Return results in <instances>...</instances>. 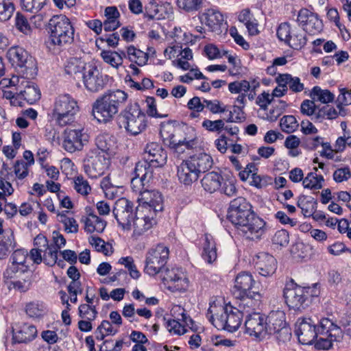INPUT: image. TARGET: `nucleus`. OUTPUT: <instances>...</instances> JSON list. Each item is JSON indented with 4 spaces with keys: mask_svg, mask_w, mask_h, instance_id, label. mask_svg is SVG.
Segmentation results:
<instances>
[{
    "mask_svg": "<svg viewBox=\"0 0 351 351\" xmlns=\"http://www.w3.org/2000/svg\"><path fill=\"white\" fill-rule=\"evenodd\" d=\"M45 311V305L39 302H31L26 305L25 312L31 317L41 316Z\"/></svg>",
    "mask_w": 351,
    "mask_h": 351,
    "instance_id": "obj_54",
    "label": "nucleus"
},
{
    "mask_svg": "<svg viewBox=\"0 0 351 351\" xmlns=\"http://www.w3.org/2000/svg\"><path fill=\"white\" fill-rule=\"evenodd\" d=\"M15 25L20 32L26 35L29 34L31 32V27L27 19L20 13L16 14Z\"/></svg>",
    "mask_w": 351,
    "mask_h": 351,
    "instance_id": "obj_62",
    "label": "nucleus"
},
{
    "mask_svg": "<svg viewBox=\"0 0 351 351\" xmlns=\"http://www.w3.org/2000/svg\"><path fill=\"white\" fill-rule=\"evenodd\" d=\"M106 19L104 22V29L110 32L117 29L121 25L118 20L120 14L116 7H107L105 10Z\"/></svg>",
    "mask_w": 351,
    "mask_h": 351,
    "instance_id": "obj_34",
    "label": "nucleus"
},
{
    "mask_svg": "<svg viewBox=\"0 0 351 351\" xmlns=\"http://www.w3.org/2000/svg\"><path fill=\"white\" fill-rule=\"evenodd\" d=\"M309 95L312 99L319 101L323 104L332 102L335 99L333 93L327 89H322L319 86H314Z\"/></svg>",
    "mask_w": 351,
    "mask_h": 351,
    "instance_id": "obj_39",
    "label": "nucleus"
},
{
    "mask_svg": "<svg viewBox=\"0 0 351 351\" xmlns=\"http://www.w3.org/2000/svg\"><path fill=\"white\" fill-rule=\"evenodd\" d=\"M177 174L180 182L185 185H190L197 180L199 173L193 164L186 160L178 167Z\"/></svg>",
    "mask_w": 351,
    "mask_h": 351,
    "instance_id": "obj_27",
    "label": "nucleus"
},
{
    "mask_svg": "<svg viewBox=\"0 0 351 351\" xmlns=\"http://www.w3.org/2000/svg\"><path fill=\"white\" fill-rule=\"evenodd\" d=\"M82 78L86 88L93 93L102 90L107 82V76L103 75L98 66L92 62L87 63Z\"/></svg>",
    "mask_w": 351,
    "mask_h": 351,
    "instance_id": "obj_17",
    "label": "nucleus"
},
{
    "mask_svg": "<svg viewBox=\"0 0 351 351\" xmlns=\"http://www.w3.org/2000/svg\"><path fill=\"white\" fill-rule=\"evenodd\" d=\"M14 3L9 1L0 2V21H6L12 16L14 11Z\"/></svg>",
    "mask_w": 351,
    "mask_h": 351,
    "instance_id": "obj_55",
    "label": "nucleus"
},
{
    "mask_svg": "<svg viewBox=\"0 0 351 351\" xmlns=\"http://www.w3.org/2000/svg\"><path fill=\"white\" fill-rule=\"evenodd\" d=\"M254 267L260 275L267 277L273 275L277 268L275 258L266 252H260L254 258Z\"/></svg>",
    "mask_w": 351,
    "mask_h": 351,
    "instance_id": "obj_25",
    "label": "nucleus"
},
{
    "mask_svg": "<svg viewBox=\"0 0 351 351\" xmlns=\"http://www.w3.org/2000/svg\"><path fill=\"white\" fill-rule=\"evenodd\" d=\"M292 32V27L288 23H281L277 29V36L279 40L287 43L290 39V35Z\"/></svg>",
    "mask_w": 351,
    "mask_h": 351,
    "instance_id": "obj_63",
    "label": "nucleus"
},
{
    "mask_svg": "<svg viewBox=\"0 0 351 351\" xmlns=\"http://www.w3.org/2000/svg\"><path fill=\"white\" fill-rule=\"evenodd\" d=\"M299 124L293 115H286L281 118L280 126L281 130L287 133H291L295 131Z\"/></svg>",
    "mask_w": 351,
    "mask_h": 351,
    "instance_id": "obj_48",
    "label": "nucleus"
},
{
    "mask_svg": "<svg viewBox=\"0 0 351 351\" xmlns=\"http://www.w3.org/2000/svg\"><path fill=\"white\" fill-rule=\"evenodd\" d=\"M256 284L251 274L248 272L239 273L234 281V295L236 298H240L241 303L239 306H247V308H252L256 301L260 298L258 291L254 289Z\"/></svg>",
    "mask_w": 351,
    "mask_h": 351,
    "instance_id": "obj_7",
    "label": "nucleus"
},
{
    "mask_svg": "<svg viewBox=\"0 0 351 351\" xmlns=\"http://www.w3.org/2000/svg\"><path fill=\"white\" fill-rule=\"evenodd\" d=\"M276 82L280 85H288L293 93L302 92L304 88V84L300 82L298 77H293L288 73L280 74L276 78Z\"/></svg>",
    "mask_w": 351,
    "mask_h": 351,
    "instance_id": "obj_33",
    "label": "nucleus"
},
{
    "mask_svg": "<svg viewBox=\"0 0 351 351\" xmlns=\"http://www.w3.org/2000/svg\"><path fill=\"white\" fill-rule=\"evenodd\" d=\"M295 327V334L302 344H311L318 337L317 326L311 318H299Z\"/></svg>",
    "mask_w": 351,
    "mask_h": 351,
    "instance_id": "obj_22",
    "label": "nucleus"
},
{
    "mask_svg": "<svg viewBox=\"0 0 351 351\" xmlns=\"http://www.w3.org/2000/svg\"><path fill=\"white\" fill-rule=\"evenodd\" d=\"M162 280L169 284V289L173 291H185L189 285V280L182 268L165 269L161 272Z\"/></svg>",
    "mask_w": 351,
    "mask_h": 351,
    "instance_id": "obj_20",
    "label": "nucleus"
},
{
    "mask_svg": "<svg viewBox=\"0 0 351 351\" xmlns=\"http://www.w3.org/2000/svg\"><path fill=\"white\" fill-rule=\"evenodd\" d=\"M128 99L123 90H108L97 98L92 105V115L99 123H107L118 113L121 105Z\"/></svg>",
    "mask_w": 351,
    "mask_h": 351,
    "instance_id": "obj_4",
    "label": "nucleus"
},
{
    "mask_svg": "<svg viewBox=\"0 0 351 351\" xmlns=\"http://www.w3.org/2000/svg\"><path fill=\"white\" fill-rule=\"evenodd\" d=\"M249 81L241 80L230 82L228 84V89L231 93H246L249 91Z\"/></svg>",
    "mask_w": 351,
    "mask_h": 351,
    "instance_id": "obj_60",
    "label": "nucleus"
},
{
    "mask_svg": "<svg viewBox=\"0 0 351 351\" xmlns=\"http://www.w3.org/2000/svg\"><path fill=\"white\" fill-rule=\"evenodd\" d=\"M59 250L57 247L50 245L46 250L43 251V262L49 266H53L58 260Z\"/></svg>",
    "mask_w": 351,
    "mask_h": 351,
    "instance_id": "obj_56",
    "label": "nucleus"
},
{
    "mask_svg": "<svg viewBox=\"0 0 351 351\" xmlns=\"http://www.w3.org/2000/svg\"><path fill=\"white\" fill-rule=\"evenodd\" d=\"M272 184V178L268 176H260L257 173H252L250 184L258 189L265 188Z\"/></svg>",
    "mask_w": 351,
    "mask_h": 351,
    "instance_id": "obj_57",
    "label": "nucleus"
},
{
    "mask_svg": "<svg viewBox=\"0 0 351 351\" xmlns=\"http://www.w3.org/2000/svg\"><path fill=\"white\" fill-rule=\"evenodd\" d=\"M8 56L11 61L16 64L19 77H34L36 75L37 67L35 59L22 47H11Z\"/></svg>",
    "mask_w": 351,
    "mask_h": 351,
    "instance_id": "obj_9",
    "label": "nucleus"
},
{
    "mask_svg": "<svg viewBox=\"0 0 351 351\" xmlns=\"http://www.w3.org/2000/svg\"><path fill=\"white\" fill-rule=\"evenodd\" d=\"M78 110L75 99L69 94L60 95L54 101L51 119L60 127L70 125L75 121Z\"/></svg>",
    "mask_w": 351,
    "mask_h": 351,
    "instance_id": "obj_5",
    "label": "nucleus"
},
{
    "mask_svg": "<svg viewBox=\"0 0 351 351\" xmlns=\"http://www.w3.org/2000/svg\"><path fill=\"white\" fill-rule=\"evenodd\" d=\"M332 177L336 182H343L351 178V171L348 167L339 168L334 171Z\"/></svg>",
    "mask_w": 351,
    "mask_h": 351,
    "instance_id": "obj_64",
    "label": "nucleus"
},
{
    "mask_svg": "<svg viewBox=\"0 0 351 351\" xmlns=\"http://www.w3.org/2000/svg\"><path fill=\"white\" fill-rule=\"evenodd\" d=\"M306 43V38L301 31L297 27L292 28V32L290 35L287 44L295 49H301Z\"/></svg>",
    "mask_w": 351,
    "mask_h": 351,
    "instance_id": "obj_43",
    "label": "nucleus"
},
{
    "mask_svg": "<svg viewBox=\"0 0 351 351\" xmlns=\"http://www.w3.org/2000/svg\"><path fill=\"white\" fill-rule=\"evenodd\" d=\"M110 165V159L96 150L91 151L84 162L86 174L91 178L102 176Z\"/></svg>",
    "mask_w": 351,
    "mask_h": 351,
    "instance_id": "obj_14",
    "label": "nucleus"
},
{
    "mask_svg": "<svg viewBox=\"0 0 351 351\" xmlns=\"http://www.w3.org/2000/svg\"><path fill=\"white\" fill-rule=\"evenodd\" d=\"M152 167L147 160L140 161L136 165L134 176L145 180V182H149L153 176Z\"/></svg>",
    "mask_w": 351,
    "mask_h": 351,
    "instance_id": "obj_37",
    "label": "nucleus"
},
{
    "mask_svg": "<svg viewBox=\"0 0 351 351\" xmlns=\"http://www.w3.org/2000/svg\"><path fill=\"white\" fill-rule=\"evenodd\" d=\"M272 244L277 247H285L289 243V232L284 230H279L276 231L271 237Z\"/></svg>",
    "mask_w": 351,
    "mask_h": 351,
    "instance_id": "obj_52",
    "label": "nucleus"
},
{
    "mask_svg": "<svg viewBox=\"0 0 351 351\" xmlns=\"http://www.w3.org/2000/svg\"><path fill=\"white\" fill-rule=\"evenodd\" d=\"M340 94L336 100V107L339 110L341 116H345L346 112L344 106L351 104V90L341 88Z\"/></svg>",
    "mask_w": 351,
    "mask_h": 351,
    "instance_id": "obj_45",
    "label": "nucleus"
},
{
    "mask_svg": "<svg viewBox=\"0 0 351 351\" xmlns=\"http://www.w3.org/2000/svg\"><path fill=\"white\" fill-rule=\"evenodd\" d=\"M119 120L121 127L133 136L143 132L147 125L146 114L137 102L129 104L119 114Z\"/></svg>",
    "mask_w": 351,
    "mask_h": 351,
    "instance_id": "obj_6",
    "label": "nucleus"
},
{
    "mask_svg": "<svg viewBox=\"0 0 351 351\" xmlns=\"http://www.w3.org/2000/svg\"><path fill=\"white\" fill-rule=\"evenodd\" d=\"M127 56L132 62H134L138 66H144L148 60V55L147 53L130 46L128 48Z\"/></svg>",
    "mask_w": 351,
    "mask_h": 351,
    "instance_id": "obj_40",
    "label": "nucleus"
},
{
    "mask_svg": "<svg viewBox=\"0 0 351 351\" xmlns=\"http://www.w3.org/2000/svg\"><path fill=\"white\" fill-rule=\"evenodd\" d=\"M58 220L64 226V230L69 233H76L78 231V224L73 217H69L65 214H58Z\"/></svg>",
    "mask_w": 351,
    "mask_h": 351,
    "instance_id": "obj_53",
    "label": "nucleus"
},
{
    "mask_svg": "<svg viewBox=\"0 0 351 351\" xmlns=\"http://www.w3.org/2000/svg\"><path fill=\"white\" fill-rule=\"evenodd\" d=\"M97 152L104 154L110 158V155L114 147V141L112 136L108 134H101L97 136L95 139Z\"/></svg>",
    "mask_w": 351,
    "mask_h": 351,
    "instance_id": "obj_30",
    "label": "nucleus"
},
{
    "mask_svg": "<svg viewBox=\"0 0 351 351\" xmlns=\"http://www.w3.org/2000/svg\"><path fill=\"white\" fill-rule=\"evenodd\" d=\"M223 181V178L220 173L211 171L204 175L201 183L206 191L212 193L221 189Z\"/></svg>",
    "mask_w": 351,
    "mask_h": 351,
    "instance_id": "obj_29",
    "label": "nucleus"
},
{
    "mask_svg": "<svg viewBox=\"0 0 351 351\" xmlns=\"http://www.w3.org/2000/svg\"><path fill=\"white\" fill-rule=\"evenodd\" d=\"M227 218L249 239H259L265 233V222L255 214L251 204L243 197L230 202Z\"/></svg>",
    "mask_w": 351,
    "mask_h": 351,
    "instance_id": "obj_1",
    "label": "nucleus"
},
{
    "mask_svg": "<svg viewBox=\"0 0 351 351\" xmlns=\"http://www.w3.org/2000/svg\"><path fill=\"white\" fill-rule=\"evenodd\" d=\"M37 329L33 324H23L18 330H13L12 339L15 343H27L34 340L37 336Z\"/></svg>",
    "mask_w": 351,
    "mask_h": 351,
    "instance_id": "obj_28",
    "label": "nucleus"
},
{
    "mask_svg": "<svg viewBox=\"0 0 351 351\" xmlns=\"http://www.w3.org/2000/svg\"><path fill=\"white\" fill-rule=\"evenodd\" d=\"M318 337L315 343L317 349L328 350L333 341H339L343 338V332L339 326L328 318L320 320L317 326Z\"/></svg>",
    "mask_w": 351,
    "mask_h": 351,
    "instance_id": "obj_11",
    "label": "nucleus"
},
{
    "mask_svg": "<svg viewBox=\"0 0 351 351\" xmlns=\"http://www.w3.org/2000/svg\"><path fill=\"white\" fill-rule=\"evenodd\" d=\"M137 199L139 202L138 208L146 210L149 213H154L155 216L163 210V197L158 191L145 189L141 192Z\"/></svg>",
    "mask_w": 351,
    "mask_h": 351,
    "instance_id": "obj_18",
    "label": "nucleus"
},
{
    "mask_svg": "<svg viewBox=\"0 0 351 351\" xmlns=\"http://www.w3.org/2000/svg\"><path fill=\"white\" fill-rule=\"evenodd\" d=\"M177 4L179 8L187 12H193L202 7L203 0H177Z\"/></svg>",
    "mask_w": 351,
    "mask_h": 351,
    "instance_id": "obj_50",
    "label": "nucleus"
},
{
    "mask_svg": "<svg viewBox=\"0 0 351 351\" xmlns=\"http://www.w3.org/2000/svg\"><path fill=\"white\" fill-rule=\"evenodd\" d=\"M245 326L247 333L256 338H264L267 335V318L259 313L246 316Z\"/></svg>",
    "mask_w": 351,
    "mask_h": 351,
    "instance_id": "obj_23",
    "label": "nucleus"
},
{
    "mask_svg": "<svg viewBox=\"0 0 351 351\" xmlns=\"http://www.w3.org/2000/svg\"><path fill=\"white\" fill-rule=\"evenodd\" d=\"M113 215L123 230H132V237L137 239L156 223L154 213L136 208L133 216V204L125 198H119L114 204Z\"/></svg>",
    "mask_w": 351,
    "mask_h": 351,
    "instance_id": "obj_2",
    "label": "nucleus"
},
{
    "mask_svg": "<svg viewBox=\"0 0 351 351\" xmlns=\"http://www.w3.org/2000/svg\"><path fill=\"white\" fill-rule=\"evenodd\" d=\"M297 206L301 208L305 217L311 216L313 213V202L307 199L306 196L302 195L298 197Z\"/></svg>",
    "mask_w": 351,
    "mask_h": 351,
    "instance_id": "obj_59",
    "label": "nucleus"
},
{
    "mask_svg": "<svg viewBox=\"0 0 351 351\" xmlns=\"http://www.w3.org/2000/svg\"><path fill=\"white\" fill-rule=\"evenodd\" d=\"M144 159L154 167H162L166 164L167 154L160 144L152 142L145 147Z\"/></svg>",
    "mask_w": 351,
    "mask_h": 351,
    "instance_id": "obj_24",
    "label": "nucleus"
},
{
    "mask_svg": "<svg viewBox=\"0 0 351 351\" xmlns=\"http://www.w3.org/2000/svg\"><path fill=\"white\" fill-rule=\"evenodd\" d=\"M84 230L89 233L92 232H102L106 226V223L104 220L99 217L95 214H89L84 221Z\"/></svg>",
    "mask_w": 351,
    "mask_h": 351,
    "instance_id": "obj_36",
    "label": "nucleus"
},
{
    "mask_svg": "<svg viewBox=\"0 0 351 351\" xmlns=\"http://www.w3.org/2000/svg\"><path fill=\"white\" fill-rule=\"evenodd\" d=\"M206 24L213 32H220L224 19L221 13L214 9H208L204 14Z\"/></svg>",
    "mask_w": 351,
    "mask_h": 351,
    "instance_id": "obj_31",
    "label": "nucleus"
},
{
    "mask_svg": "<svg viewBox=\"0 0 351 351\" xmlns=\"http://www.w3.org/2000/svg\"><path fill=\"white\" fill-rule=\"evenodd\" d=\"M202 125L209 132L220 133L223 130L224 121L222 119L215 121L205 119L202 122Z\"/></svg>",
    "mask_w": 351,
    "mask_h": 351,
    "instance_id": "obj_58",
    "label": "nucleus"
},
{
    "mask_svg": "<svg viewBox=\"0 0 351 351\" xmlns=\"http://www.w3.org/2000/svg\"><path fill=\"white\" fill-rule=\"evenodd\" d=\"M47 0H22V8L33 14L42 11L46 5Z\"/></svg>",
    "mask_w": 351,
    "mask_h": 351,
    "instance_id": "obj_46",
    "label": "nucleus"
},
{
    "mask_svg": "<svg viewBox=\"0 0 351 351\" xmlns=\"http://www.w3.org/2000/svg\"><path fill=\"white\" fill-rule=\"evenodd\" d=\"M324 177L317 176L315 172H311L304 178L302 184L305 189L311 190H319L322 188Z\"/></svg>",
    "mask_w": 351,
    "mask_h": 351,
    "instance_id": "obj_41",
    "label": "nucleus"
},
{
    "mask_svg": "<svg viewBox=\"0 0 351 351\" xmlns=\"http://www.w3.org/2000/svg\"><path fill=\"white\" fill-rule=\"evenodd\" d=\"M169 257V250L162 244L149 249L145 255L144 271L149 276L162 272Z\"/></svg>",
    "mask_w": 351,
    "mask_h": 351,
    "instance_id": "obj_12",
    "label": "nucleus"
},
{
    "mask_svg": "<svg viewBox=\"0 0 351 351\" xmlns=\"http://www.w3.org/2000/svg\"><path fill=\"white\" fill-rule=\"evenodd\" d=\"M204 102L205 108H208L213 114L222 113L226 111V106L217 99H204Z\"/></svg>",
    "mask_w": 351,
    "mask_h": 351,
    "instance_id": "obj_61",
    "label": "nucleus"
},
{
    "mask_svg": "<svg viewBox=\"0 0 351 351\" xmlns=\"http://www.w3.org/2000/svg\"><path fill=\"white\" fill-rule=\"evenodd\" d=\"M101 56L106 63L117 69L123 64V57H125V53L123 51L117 52L104 50L101 52Z\"/></svg>",
    "mask_w": 351,
    "mask_h": 351,
    "instance_id": "obj_38",
    "label": "nucleus"
},
{
    "mask_svg": "<svg viewBox=\"0 0 351 351\" xmlns=\"http://www.w3.org/2000/svg\"><path fill=\"white\" fill-rule=\"evenodd\" d=\"M29 78L23 75L12 76L10 80V85L16 86V90L19 91V96L28 104H32L39 100L40 93L38 87L27 80Z\"/></svg>",
    "mask_w": 351,
    "mask_h": 351,
    "instance_id": "obj_15",
    "label": "nucleus"
},
{
    "mask_svg": "<svg viewBox=\"0 0 351 351\" xmlns=\"http://www.w3.org/2000/svg\"><path fill=\"white\" fill-rule=\"evenodd\" d=\"M341 115L340 111L337 108L332 107L329 105L323 106L317 110L314 117V119L317 121H322L324 119H332Z\"/></svg>",
    "mask_w": 351,
    "mask_h": 351,
    "instance_id": "obj_42",
    "label": "nucleus"
},
{
    "mask_svg": "<svg viewBox=\"0 0 351 351\" xmlns=\"http://www.w3.org/2000/svg\"><path fill=\"white\" fill-rule=\"evenodd\" d=\"M87 141V135L80 126L67 128L64 131L62 147L69 153L82 150Z\"/></svg>",
    "mask_w": 351,
    "mask_h": 351,
    "instance_id": "obj_16",
    "label": "nucleus"
},
{
    "mask_svg": "<svg viewBox=\"0 0 351 351\" xmlns=\"http://www.w3.org/2000/svg\"><path fill=\"white\" fill-rule=\"evenodd\" d=\"M73 188L77 193L82 195H87L91 191L88 182L82 176H77L73 178Z\"/></svg>",
    "mask_w": 351,
    "mask_h": 351,
    "instance_id": "obj_51",
    "label": "nucleus"
},
{
    "mask_svg": "<svg viewBox=\"0 0 351 351\" xmlns=\"http://www.w3.org/2000/svg\"><path fill=\"white\" fill-rule=\"evenodd\" d=\"M95 306L90 304H81L78 307V315L83 319L95 320L97 316Z\"/></svg>",
    "mask_w": 351,
    "mask_h": 351,
    "instance_id": "obj_49",
    "label": "nucleus"
},
{
    "mask_svg": "<svg viewBox=\"0 0 351 351\" xmlns=\"http://www.w3.org/2000/svg\"><path fill=\"white\" fill-rule=\"evenodd\" d=\"M312 291L310 287H302L291 282L285 285L283 294L288 306L300 311L308 306L309 296L316 295Z\"/></svg>",
    "mask_w": 351,
    "mask_h": 351,
    "instance_id": "obj_10",
    "label": "nucleus"
},
{
    "mask_svg": "<svg viewBox=\"0 0 351 351\" xmlns=\"http://www.w3.org/2000/svg\"><path fill=\"white\" fill-rule=\"evenodd\" d=\"M202 256L208 263H212L217 259V250L215 241L210 234L204 235V241L202 244Z\"/></svg>",
    "mask_w": 351,
    "mask_h": 351,
    "instance_id": "obj_32",
    "label": "nucleus"
},
{
    "mask_svg": "<svg viewBox=\"0 0 351 351\" xmlns=\"http://www.w3.org/2000/svg\"><path fill=\"white\" fill-rule=\"evenodd\" d=\"M297 21L303 30L311 35L317 34L323 29V23L318 15L308 9H301L297 17Z\"/></svg>",
    "mask_w": 351,
    "mask_h": 351,
    "instance_id": "obj_21",
    "label": "nucleus"
},
{
    "mask_svg": "<svg viewBox=\"0 0 351 351\" xmlns=\"http://www.w3.org/2000/svg\"><path fill=\"white\" fill-rule=\"evenodd\" d=\"M27 256L28 252L25 249L14 250L10 258L11 265L5 271L4 277L12 278L27 272L29 270V266L26 261Z\"/></svg>",
    "mask_w": 351,
    "mask_h": 351,
    "instance_id": "obj_19",
    "label": "nucleus"
},
{
    "mask_svg": "<svg viewBox=\"0 0 351 351\" xmlns=\"http://www.w3.org/2000/svg\"><path fill=\"white\" fill-rule=\"evenodd\" d=\"M189 160L193 164V166L195 167L199 173L205 172L213 165L212 157L206 153H200L194 155L190 157Z\"/></svg>",
    "mask_w": 351,
    "mask_h": 351,
    "instance_id": "obj_35",
    "label": "nucleus"
},
{
    "mask_svg": "<svg viewBox=\"0 0 351 351\" xmlns=\"http://www.w3.org/2000/svg\"><path fill=\"white\" fill-rule=\"evenodd\" d=\"M247 306L237 308L230 305L226 306H210L208 309L206 317L212 324L218 330L235 332L240 327L244 314L249 313L250 308Z\"/></svg>",
    "mask_w": 351,
    "mask_h": 351,
    "instance_id": "obj_3",
    "label": "nucleus"
},
{
    "mask_svg": "<svg viewBox=\"0 0 351 351\" xmlns=\"http://www.w3.org/2000/svg\"><path fill=\"white\" fill-rule=\"evenodd\" d=\"M87 66V63H85L81 59L72 58H71L66 66L65 71L69 75H75L77 73H85V69Z\"/></svg>",
    "mask_w": 351,
    "mask_h": 351,
    "instance_id": "obj_44",
    "label": "nucleus"
},
{
    "mask_svg": "<svg viewBox=\"0 0 351 351\" xmlns=\"http://www.w3.org/2000/svg\"><path fill=\"white\" fill-rule=\"evenodd\" d=\"M89 243L95 247L97 251L102 252L106 256H109L113 252L112 245L105 243L104 240L99 237H91L89 239Z\"/></svg>",
    "mask_w": 351,
    "mask_h": 351,
    "instance_id": "obj_47",
    "label": "nucleus"
},
{
    "mask_svg": "<svg viewBox=\"0 0 351 351\" xmlns=\"http://www.w3.org/2000/svg\"><path fill=\"white\" fill-rule=\"evenodd\" d=\"M170 131H167L165 128H162L160 130V136L163 138L164 142L171 148H173L178 153H182L184 149H192L196 144L194 138L188 139H177L173 133L169 134Z\"/></svg>",
    "mask_w": 351,
    "mask_h": 351,
    "instance_id": "obj_26",
    "label": "nucleus"
},
{
    "mask_svg": "<svg viewBox=\"0 0 351 351\" xmlns=\"http://www.w3.org/2000/svg\"><path fill=\"white\" fill-rule=\"evenodd\" d=\"M50 40L58 47L71 45L74 41L75 29L65 16H53L49 21Z\"/></svg>",
    "mask_w": 351,
    "mask_h": 351,
    "instance_id": "obj_8",
    "label": "nucleus"
},
{
    "mask_svg": "<svg viewBox=\"0 0 351 351\" xmlns=\"http://www.w3.org/2000/svg\"><path fill=\"white\" fill-rule=\"evenodd\" d=\"M267 318V335H275L280 342H286L291 339V329L287 326L285 314L282 311L269 313Z\"/></svg>",
    "mask_w": 351,
    "mask_h": 351,
    "instance_id": "obj_13",
    "label": "nucleus"
}]
</instances>
